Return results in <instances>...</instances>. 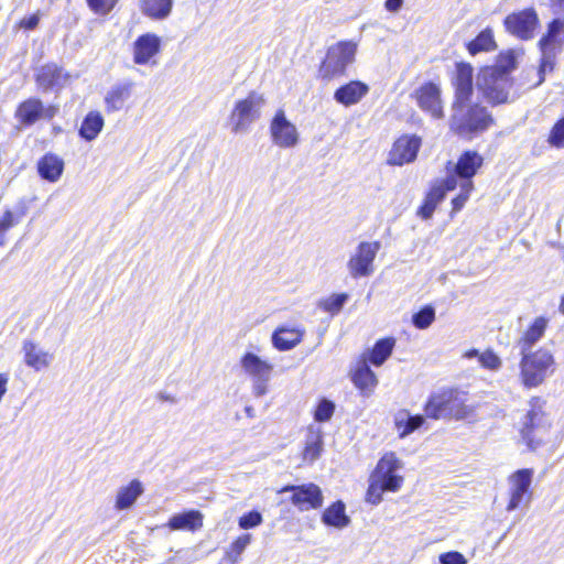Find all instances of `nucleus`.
<instances>
[{
  "mask_svg": "<svg viewBox=\"0 0 564 564\" xmlns=\"http://www.w3.org/2000/svg\"><path fill=\"white\" fill-rule=\"evenodd\" d=\"M473 67L467 63H458L453 78L455 87L449 129L457 137L465 140H473L487 131L495 119L485 106L470 104L474 94Z\"/></svg>",
  "mask_w": 564,
  "mask_h": 564,
  "instance_id": "f257e3e1",
  "label": "nucleus"
},
{
  "mask_svg": "<svg viewBox=\"0 0 564 564\" xmlns=\"http://www.w3.org/2000/svg\"><path fill=\"white\" fill-rule=\"evenodd\" d=\"M401 467L402 464L394 453H388L380 458L369 478L367 502L377 506L381 502L384 491L395 492L401 488L403 477L397 474Z\"/></svg>",
  "mask_w": 564,
  "mask_h": 564,
  "instance_id": "f03ea898",
  "label": "nucleus"
},
{
  "mask_svg": "<svg viewBox=\"0 0 564 564\" xmlns=\"http://www.w3.org/2000/svg\"><path fill=\"white\" fill-rule=\"evenodd\" d=\"M529 405L530 409L519 423V434L528 449L534 452L545 443L551 424L544 412L545 401L542 398L533 397Z\"/></svg>",
  "mask_w": 564,
  "mask_h": 564,
  "instance_id": "7ed1b4c3",
  "label": "nucleus"
},
{
  "mask_svg": "<svg viewBox=\"0 0 564 564\" xmlns=\"http://www.w3.org/2000/svg\"><path fill=\"white\" fill-rule=\"evenodd\" d=\"M357 44L351 41H340L328 47L323 59L318 76L323 80H330L343 76L348 65L355 61Z\"/></svg>",
  "mask_w": 564,
  "mask_h": 564,
  "instance_id": "20e7f679",
  "label": "nucleus"
},
{
  "mask_svg": "<svg viewBox=\"0 0 564 564\" xmlns=\"http://www.w3.org/2000/svg\"><path fill=\"white\" fill-rule=\"evenodd\" d=\"M519 354L521 355L520 378L523 386L531 389L542 384L549 369L554 365L553 355L546 349Z\"/></svg>",
  "mask_w": 564,
  "mask_h": 564,
  "instance_id": "39448f33",
  "label": "nucleus"
},
{
  "mask_svg": "<svg viewBox=\"0 0 564 564\" xmlns=\"http://www.w3.org/2000/svg\"><path fill=\"white\" fill-rule=\"evenodd\" d=\"M512 84L509 76L500 75L494 68H482L477 77L478 89L492 106L508 102Z\"/></svg>",
  "mask_w": 564,
  "mask_h": 564,
  "instance_id": "423d86ee",
  "label": "nucleus"
},
{
  "mask_svg": "<svg viewBox=\"0 0 564 564\" xmlns=\"http://www.w3.org/2000/svg\"><path fill=\"white\" fill-rule=\"evenodd\" d=\"M554 15L555 18L547 24L546 33L540 39L538 45L546 64L552 62L556 65L557 56L564 45V15Z\"/></svg>",
  "mask_w": 564,
  "mask_h": 564,
  "instance_id": "0eeeda50",
  "label": "nucleus"
},
{
  "mask_svg": "<svg viewBox=\"0 0 564 564\" xmlns=\"http://www.w3.org/2000/svg\"><path fill=\"white\" fill-rule=\"evenodd\" d=\"M58 110V106H45L40 98L31 97L18 105L14 118L22 127H31L42 119H53Z\"/></svg>",
  "mask_w": 564,
  "mask_h": 564,
  "instance_id": "6e6552de",
  "label": "nucleus"
},
{
  "mask_svg": "<svg viewBox=\"0 0 564 564\" xmlns=\"http://www.w3.org/2000/svg\"><path fill=\"white\" fill-rule=\"evenodd\" d=\"M380 248L379 241L360 242L355 254L347 262L349 274L354 279L371 275L373 272V261Z\"/></svg>",
  "mask_w": 564,
  "mask_h": 564,
  "instance_id": "1a4fd4ad",
  "label": "nucleus"
},
{
  "mask_svg": "<svg viewBox=\"0 0 564 564\" xmlns=\"http://www.w3.org/2000/svg\"><path fill=\"white\" fill-rule=\"evenodd\" d=\"M280 492H291L292 495L290 500L300 511L318 509L322 507L324 501L321 488L313 482L300 486H285L280 490Z\"/></svg>",
  "mask_w": 564,
  "mask_h": 564,
  "instance_id": "9d476101",
  "label": "nucleus"
},
{
  "mask_svg": "<svg viewBox=\"0 0 564 564\" xmlns=\"http://www.w3.org/2000/svg\"><path fill=\"white\" fill-rule=\"evenodd\" d=\"M538 24L539 17L533 8L513 12L505 19L506 29L521 40L532 39Z\"/></svg>",
  "mask_w": 564,
  "mask_h": 564,
  "instance_id": "9b49d317",
  "label": "nucleus"
},
{
  "mask_svg": "<svg viewBox=\"0 0 564 564\" xmlns=\"http://www.w3.org/2000/svg\"><path fill=\"white\" fill-rule=\"evenodd\" d=\"M414 98L420 109L435 119L444 118L441 88L437 84L429 82L414 91Z\"/></svg>",
  "mask_w": 564,
  "mask_h": 564,
  "instance_id": "f8f14e48",
  "label": "nucleus"
},
{
  "mask_svg": "<svg viewBox=\"0 0 564 564\" xmlns=\"http://www.w3.org/2000/svg\"><path fill=\"white\" fill-rule=\"evenodd\" d=\"M421 143V138L415 134L401 135L389 152L388 164L402 166L412 163L417 156Z\"/></svg>",
  "mask_w": 564,
  "mask_h": 564,
  "instance_id": "ddd939ff",
  "label": "nucleus"
},
{
  "mask_svg": "<svg viewBox=\"0 0 564 564\" xmlns=\"http://www.w3.org/2000/svg\"><path fill=\"white\" fill-rule=\"evenodd\" d=\"M272 141L280 148H293L299 142L296 127L286 119L283 110H278L270 126Z\"/></svg>",
  "mask_w": 564,
  "mask_h": 564,
  "instance_id": "4468645a",
  "label": "nucleus"
},
{
  "mask_svg": "<svg viewBox=\"0 0 564 564\" xmlns=\"http://www.w3.org/2000/svg\"><path fill=\"white\" fill-rule=\"evenodd\" d=\"M458 391L454 389L433 393L424 405L425 415L433 420L451 419Z\"/></svg>",
  "mask_w": 564,
  "mask_h": 564,
  "instance_id": "2eb2a0df",
  "label": "nucleus"
},
{
  "mask_svg": "<svg viewBox=\"0 0 564 564\" xmlns=\"http://www.w3.org/2000/svg\"><path fill=\"white\" fill-rule=\"evenodd\" d=\"M482 165V158L475 151L464 152L457 163L453 166L455 180L460 178V187L473 191L474 184L471 178L476 175L479 167Z\"/></svg>",
  "mask_w": 564,
  "mask_h": 564,
  "instance_id": "dca6fc26",
  "label": "nucleus"
},
{
  "mask_svg": "<svg viewBox=\"0 0 564 564\" xmlns=\"http://www.w3.org/2000/svg\"><path fill=\"white\" fill-rule=\"evenodd\" d=\"M555 64L552 62L546 64L544 57L541 56L539 66L524 67L514 79L513 85H516L517 90L522 91L536 88L544 83L546 74L552 73Z\"/></svg>",
  "mask_w": 564,
  "mask_h": 564,
  "instance_id": "f3484780",
  "label": "nucleus"
},
{
  "mask_svg": "<svg viewBox=\"0 0 564 564\" xmlns=\"http://www.w3.org/2000/svg\"><path fill=\"white\" fill-rule=\"evenodd\" d=\"M534 471L531 468H523L509 476L510 500L507 506L508 511L516 510L524 497L529 494Z\"/></svg>",
  "mask_w": 564,
  "mask_h": 564,
  "instance_id": "a211bd4d",
  "label": "nucleus"
},
{
  "mask_svg": "<svg viewBox=\"0 0 564 564\" xmlns=\"http://www.w3.org/2000/svg\"><path fill=\"white\" fill-rule=\"evenodd\" d=\"M69 75L54 63L41 66L35 75L37 86L44 91L56 89L59 90L65 86Z\"/></svg>",
  "mask_w": 564,
  "mask_h": 564,
  "instance_id": "6ab92c4d",
  "label": "nucleus"
},
{
  "mask_svg": "<svg viewBox=\"0 0 564 564\" xmlns=\"http://www.w3.org/2000/svg\"><path fill=\"white\" fill-rule=\"evenodd\" d=\"M272 366L249 352V376L252 379V391L256 397L267 393L271 379Z\"/></svg>",
  "mask_w": 564,
  "mask_h": 564,
  "instance_id": "aec40b11",
  "label": "nucleus"
},
{
  "mask_svg": "<svg viewBox=\"0 0 564 564\" xmlns=\"http://www.w3.org/2000/svg\"><path fill=\"white\" fill-rule=\"evenodd\" d=\"M133 86L130 80L112 85L105 96L106 111L110 113L121 110L131 97Z\"/></svg>",
  "mask_w": 564,
  "mask_h": 564,
  "instance_id": "412c9836",
  "label": "nucleus"
},
{
  "mask_svg": "<svg viewBox=\"0 0 564 564\" xmlns=\"http://www.w3.org/2000/svg\"><path fill=\"white\" fill-rule=\"evenodd\" d=\"M369 91V87L359 80H351L337 88L334 93V99L346 107L359 102Z\"/></svg>",
  "mask_w": 564,
  "mask_h": 564,
  "instance_id": "4be33fe9",
  "label": "nucleus"
},
{
  "mask_svg": "<svg viewBox=\"0 0 564 564\" xmlns=\"http://www.w3.org/2000/svg\"><path fill=\"white\" fill-rule=\"evenodd\" d=\"M161 46V40L155 34L147 33L134 42V63L139 65L147 64L154 56Z\"/></svg>",
  "mask_w": 564,
  "mask_h": 564,
  "instance_id": "5701e85b",
  "label": "nucleus"
},
{
  "mask_svg": "<svg viewBox=\"0 0 564 564\" xmlns=\"http://www.w3.org/2000/svg\"><path fill=\"white\" fill-rule=\"evenodd\" d=\"M304 333L300 327L280 326L272 334V344L278 350H290L302 341Z\"/></svg>",
  "mask_w": 564,
  "mask_h": 564,
  "instance_id": "b1692460",
  "label": "nucleus"
},
{
  "mask_svg": "<svg viewBox=\"0 0 564 564\" xmlns=\"http://www.w3.org/2000/svg\"><path fill=\"white\" fill-rule=\"evenodd\" d=\"M351 380L364 397H369L378 384V379L367 360H361L357 364L351 375Z\"/></svg>",
  "mask_w": 564,
  "mask_h": 564,
  "instance_id": "393cba45",
  "label": "nucleus"
},
{
  "mask_svg": "<svg viewBox=\"0 0 564 564\" xmlns=\"http://www.w3.org/2000/svg\"><path fill=\"white\" fill-rule=\"evenodd\" d=\"M37 172L43 180L51 183L57 182L64 172V161L48 152L39 160Z\"/></svg>",
  "mask_w": 564,
  "mask_h": 564,
  "instance_id": "a878e982",
  "label": "nucleus"
},
{
  "mask_svg": "<svg viewBox=\"0 0 564 564\" xmlns=\"http://www.w3.org/2000/svg\"><path fill=\"white\" fill-rule=\"evenodd\" d=\"M24 354V362L26 366L40 371L50 366L53 360V355L41 349L34 341L24 340L22 345Z\"/></svg>",
  "mask_w": 564,
  "mask_h": 564,
  "instance_id": "bb28decb",
  "label": "nucleus"
},
{
  "mask_svg": "<svg viewBox=\"0 0 564 564\" xmlns=\"http://www.w3.org/2000/svg\"><path fill=\"white\" fill-rule=\"evenodd\" d=\"M204 516L198 510H188L180 513L173 514L167 525L171 530H187V531H197L203 527Z\"/></svg>",
  "mask_w": 564,
  "mask_h": 564,
  "instance_id": "cd10ccee",
  "label": "nucleus"
},
{
  "mask_svg": "<svg viewBox=\"0 0 564 564\" xmlns=\"http://www.w3.org/2000/svg\"><path fill=\"white\" fill-rule=\"evenodd\" d=\"M547 326L544 317H536L524 335L517 341L519 352H532V347L543 337Z\"/></svg>",
  "mask_w": 564,
  "mask_h": 564,
  "instance_id": "c85d7f7f",
  "label": "nucleus"
},
{
  "mask_svg": "<svg viewBox=\"0 0 564 564\" xmlns=\"http://www.w3.org/2000/svg\"><path fill=\"white\" fill-rule=\"evenodd\" d=\"M425 422V417L421 414L412 415L408 410H400L394 415V426L400 438H404Z\"/></svg>",
  "mask_w": 564,
  "mask_h": 564,
  "instance_id": "c756f323",
  "label": "nucleus"
},
{
  "mask_svg": "<svg viewBox=\"0 0 564 564\" xmlns=\"http://www.w3.org/2000/svg\"><path fill=\"white\" fill-rule=\"evenodd\" d=\"M323 451V432L317 425L311 424L307 427L303 456L305 460L315 462Z\"/></svg>",
  "mask_w": 564,
  "mask_h": 564,
  "instance_id": "7c9ffc66",
  "label": "nucleus"
},
{
  "mask_svg": "<svg viewBox=\"0 0 564 564\" xmlns=\"http://www.w3.org/2000/svg\"><path fill=\"white\" fill-rule=\"evenodd\" d=\"M322 522L336 529L346 528L350 523V519L346 514L345 503L341 500H337L326 508L322 514Z\"/></svg>",
  "mask_w": 564,
  "mask_h": 564,
  "instance_id": "2f4dec72",
  "label": "nucleus"
},
{
  "mask_svg": "<svg viewBox=\"0 0 564 564\" xmlns=\"http://www.w3.org/2000/svg\"><path fill=\"white\" fill-rule=\"evenodd\" d=\"M143 494V486L140 480L133 479L128 486L118 490L116 498V508L126 510L131 508L137 499Z\"/></svg>",
  "mask_w": 564,
  "mask_h": 564,
  "instance_id": "473e14b6",
  "label": "nucleus"
},
{
  "mask_svg": "<svg viewBox=\"0 0 564 564\" xmlns=\"http://www.w3.org/2000/svg\"><path fill=\"white\" fill-rule=\"evenodd\" d=\"M104 126L105 120L101 113L98 111H90L86 115L82 122V126L78 131L79 137L83 138L85 141L90 142L98 137Z\"/></svg>",
  "mask_w": 564,
  "mask_h": 564,
  "instance_id": "72a5a7b5",
  "label": "nucleus"
},
{
  "mask_svg": "<svg viewBox=\"0 0 564 564\" xmlns=\"http://www.w3.org/2000/svg\"><path fill=\"white\" fill-rule=\"evenodd\" d=\"M173 7V0H142L141 11L144 15L162 20L169 17Z\"/></svg>",
  "mask_w": 564,
  "mask_h": 564,
  "instance_id": "f704fd0d",
  "label": "nucleus"
},
{
  "mask_svg": "<svg viewBox=\"0 0 564 564\" xmlns=\"http://www.w3.org/2000/svg\"><path fill=\"white\" fill-rule=\"evenodd\" d=\"M395 340L391 337L379 339L370 351L368 361L376 367L383 365L391 356Z\"/></svg>",
  "mask_w": 564,
  "mask_h": 564,
  "instance_id": "c9c22d12",
  "label": "nucleus"
},
{
  "mask_svg": "<svg viewBox=\"0 0 564 564\" xmlns=\"http://www.w3.org/2000/svg\"><path fill=\"white\" fill-rule=\"evenodd\" d=\"M495 46H496V44H495V41H494L492 32H491V30L486 29V30L481 31L476 36V39H474L473 41H470L468 43L467 48H468V52L471 55H476V54H478L479 52H482V51L494 50Z\"/></svg>",
  "mask_w": 564,
  "mask_h": 564,
  "instance_id": "e433bc0d",
  "label": "nucleus"
},
{
  "mask_svg": "<svg viewBox=\"0 0 564 564\" xmlns=\"http://www.w3.org/2000/svg\"><path fill=\"white\" fill-rule=\"evenodd\" d=\"M247 122V99L239 100L229 118V126L235 133L245 132Z\"/></svg>",
  "mask_w": 564,
  "mask_h": 564,
  "instance_id": "4c0bfd02",
  "label": "nucleus"
},
{
  "mask_svg": "<svg viewBox=\"0 0 564 564\" xmlns=\"http://www.w3.org/2000/svg\"><path fill=\"white\" fill-rule=\"evenodd\" d=\"M348 299L349 296L347 293L332 294L326 299H322L317 306L324 312L329 313L332 316H335L341 311Z\"/></svg>",
  "mask_w": 564,
  "mask_h": 564,
  "instance_id": "58836bf2",
  "label": "nucleus"
},
{
  "mask_svg": "<svg viewBox=\"0 0 564 564\" xmlns=\"http://www.w3.org/2000/svg\"><path fill=\"white\" fill-rule=\"evenodd\" d=\"M456 186L457 180H455V176H447L445 180L435 183L426 196L435 200L436 204H440L445 198L446 193L455 189Z\"/></svg>",
  "mask_w": 564,
  "mask_h": 564,
  "instance_id": "ea45409f",
  "label": "nucleus"
},
{
  "mask_svg": "<svg viewBox=\"0 0 564 564\" xmlns=\"http://www.w3.org/2000/svg\"><path fill=\"white\" fill-rule=\"evenodd\" d=\"M517 67V53L514 51H507L500 53L497 57L496 64L494 66H487L486 68L497 69L500 75H507Z\"/></svg>",
  "mask_w": 564,
  "mask_h": 564,
  "instance_id": "a19ab883",
  "label": "nucleus"
},
{
  "mask_svg": "<svg viewBox=\"0 0 564 564\" xmlns=\"http://www.w3.org/2000/svg\"><path fill=\"white\" fill-rule=\"evenodd\" d=\"M247 546V534L240 535L226 551L224 561L226 564H236Z\"/></svg>",
  "mask_w": 564,
  "mask_h": 564,
  "instance_id": "79ce46f5",
  "label": "nucleus"
},
{
  "mask_svg": "<svg viewBox=\"0 0 564 564\" xmlns=\"http://www.w3.org/2000/svg\"><path fill=\"white\" fill-rule=\"evenodd\" d=\"M435 319V310L431 305L422 307L412 315V323L419 329L427 328Z\"/></svg>",
  "mask_w": 564,
  "mask_h": 564,
  "instance_id": "37998d69",
  "label": "nucleus"
},
{
  "mask_svg": "<svg viewBox=\"0 0 564 564\" xmlns=\"http://www.w3.org/2000/svg\"><path fill=\"white\" fill-rule=\"evenodd\" d=\"M335 412V403L326 398L319 400L314 411L315 422H328Z\"/></svg>",
  "mask_w": 564,
  "mask_h": 564,
  "instance_id": "c03bdc74",
  "label": "nucleus"
},
{
  "mask_svg": "<svg viewBox=\"0 0 564 564\" xmlns=\"http://www.w3.org/2000/svg\"><path fill=\"white\" fill-rule=\"evenodd\" d=\"M547 142L554 148H564V116L554 123L549 134Z\"/></svg>",
  "mask_w": 564,
  "mask_h": 564,
  "instance_id": "a18cd8bd",
  "label": "nucleus"
},
{
  "mask_svg": "<svg viewBox=\"0 0 564 564\" xmlns=\"http://www.w3.org/2000/svg\"><path fill=\"white\" fill-rule=\"evenodd\" d=\"M474 413V406L465 404V401L463 400L460 393L458 392V397H456L451 419L464 420L473 416Z\"/></svg>",
  "mask_w": 564,
  "mask_h": 564,
  "instance_id": "49530a36",
  "label": "nucleus"
},
{
  "mask_svg": "<svg viewBox=\"0 0 564 564\" xmlns=\"http://www.w3.org/2000/svg\"><path fill=\"white\" fill-rule=\"evenodd\" d=\"M479 362L484 368L489 370H498L502 365L499 356L489 349L479 355Z\"/></svg>",
  "mask_w": 564,
  "mask_h": 564,
  "instance_id": "de8ad7c7",
  "label": "nucleus"
},
{
  "mask_svg": "<svg viewBox=\"0 0 564 564\" xmlns=\"http://www.w3.org/2000/svg\"><path fill=\"white\" fill-rule=\"evenodd\" d=\"M116 3L117 0H87L88 7L98 14H108Z\"/></svg>",
  "mask_w": 564,
  "mask_h": 564,
  "instance_id": "09e8293b",
  "label": "nucleus"
},
{
  "mask_svg": "<svg viewBox=\"0 0 564 564\" xmlns=\"http://www.w3.org/2000/svg\"><path fill=\"white\" fill-rule=\"evenodd\" d=\"M438 560L441 564H467L466 557L457 551L442 553Z\"/></svg>",
  "mask_w": 564,
  "mask_h": 564,
  "instance_id": "8fccbe9b",
  "label": "nucleus"
},
{
  "mask_svg": "<svg viewBox=\"0 0 564 564\" xmlns=\"http://www.w3.org/2000/svg\"><path fill=\"white\" fill-rule=\"evenodd\" d=\"M437 205L438 204H436L435 200L429 196H425L422 206L417 210V215L423 219H430L433 216Z\"/></svg>",
  "mask_w": 564,
  "mask_h": 564,
  "instance_id": "3c124183",
  "label": "nucleus"
},
{
  "mask_svg": "<svg viewBox=\"0 0 564 564\" xmlns=\"http://www.w3.org/2000/svg\"><path fill=\"white\" fill-rule=\"evenodd\" d=\"M470 193L471 191H467V188L460 187V193L452 200L453 208L455 210H459L468 200Z\"/></svg>",
  "mask_w": 564,
  "mask_h": 564,
  "instance_id": "603ef678",
  "label": "nucleus"
},
{
  "mask_svg": "<svg viewBox=\"0 0 564 564\" xmlns=\"http://www.w3.org/2000/svg\"><path fill=\"white\" fill-rule=\"evenodd\" d=\"M18 221L15 220L13 214L10 210H7L3 215V218L0 219V232H4L11 227H13Z\"/></svg>",
  "mask_w": 564,
  "mask_h": 564,
  "instance_id": "864d4df0",
  "label": "nucleus"
},
{
  "mask_svg": "<svg viewBox=\"0 0 564 564\" xmlns=\"http://www.w3.org/2000/svg\"><path fill=\"white\" fill-rule=\"evenodd\" d=\"M39 22H40L39 15L32 14L29 18H24L20 22V25H21V28H23L25 30H34L37 26Z\"/></svg>",
  "mask_w": 564,
  "mask_h": 564,
  "instance_id": "5fc2aeb1",
  "label": "nucleus"
},
{
  "mask_svg": "<svg viewBox=\"0 0 564 564\" xmlns=\"http://www.w3.org/2000/svg\"><path fill=\"white\" fill-rule=\"evenodd\" d=\"M550 10L553 14L564 15V0H549Z\"/></svg>",
  "mask_w": 564,
  "mask_h": 564,
  "instance_id": "6e6d98bb",
  "label": "nucleus"
},
{
  "mask_svg": "<svg viewBox=\"0 0 564 564\" xmlns=\"http://www.w3.org/2000/svg\"><path fill=\"white\" fill-rule=\"evenodd\" d=\"M403 4V0H386V9L390 12H398Z\"/></svg>",
  "mask_w": 564,
  "mask_h": 564,
  "instance_id": "4d7b16f0",
  "label": "nucleus"
},
{
  "mask_svg": "<svg viewBox=\"0 0 564 564\" xmlns=\"http://www.w3.org/2000/svg\"><path fill=\"white\" fill-rule=\"evenodd\" d=\"M262 522V516L258 511H249V529L259 525Z\"/></svg>",
  "mask_w": 564,
  "mask_h": 564,
  "instance_id": "13d9d810",
  "label": "nucleus"
},
{
  "mask_svg": "<svg viewBox=\"0 0 564 564\" xmlns=\"http://www.w3.org/2000/svg\"><path fill=\"white\" fill-rule=\"evenodd\" d=\"M158 399H160L161 401H169V402H172V403L176 402V399L173 395H171V394H169V393H166L164 391H161V392L158 393Z\"/></svg>",
  "mask_w": 564,
  "mask_h": 564,
  "instance_id": "bf43d9fd",
  "label": "nucleus"
},
{
  "mask_svg": "<svg viewBox=\"0 0 564 564\" xmlns=\"http://www.w3.org/2000/svg\"><path fill=\"white\" fill-rule=\"evenodd\" d=\"M479 355H480V352L478 351V349L473 348V349L467 350L464 354V357L467 358V359H473L475 357L479 358Z\"/></svg>",
  "mask_w": 564,
  "mask_h": 564,
  "instance_id": "052dcab7",
  "label": "nucleus"
},
{
  "mask_svg": "<svg viewBox=\"0 0 564 564\" xmlns=\"http://www.w3.org/2000/svg\"><path fill=\"white\" fill-rule=\"evenodd\" d=\"M247 524H248V521H247V513L242 514L240 518H239V527L243 530H247Z\"/></svg>",
  "mask_w": 564,
  "mask_h": 564,
  "instance_id": "680f3d73",
  "label": "nucleus"
},
{
  "mask_svg": "<svg viewBox=\"0 0 564 564\" xmlns=\"http://www.w3.org/2000/svg\"><path fill=\"white\" fill-rule=\"evenodd\" d=\"M240 364H241V367L247 370V352L245 355L241 356V359H240Z\"/></svg>",
  "mask_w": 564,
  "mask_h": 564,
  "instance_id": "e2e57ef3",
  "label": "nucleus"
},
{
  "mask_svg": "<svg viewBox=\"0 0 564 564\" xmlns=\"http://www.w3.org/2000/svg\"><path fill=\"white\" fill-rule=\"evenodd\" d=\"M253 98H254L253 94H249V97H248V100H249V108H251V105L253 104ZM250 110H251V109H249V111H250Z\"/></svg>",
  "mask_w": 564,
  "mask_h": 564,
  "instance_id": "0e129e2a",
  "label": "nucleus"
},
{
  "mask_svg": "<svg viewBox=\"0 0 564 564\" xmlns=\"http://www.w3.org/2000/svg\"><path fill=\"white\" fill-rule=\"evenodd\" d=\"M560 312L562 314H564V294H563V297H562L561 303H560Z\"/></svg>",
  "mask_w": 564,
  "mask_h": 564,
  "instance_id": "69168bd1",
  "label": "nucleus"
},
{
  "mask_svg": "<svg viewBox=\"0 0 564 564\" xmlns=\"http://www.w3.org/2000/svg\"><path fill=\"white\" fill-rule=\"evenodd\" d=\"M248 412H249V416H251V408L248 409Z\"/></svg>",
  "mask_w": 564,
  "mask_h": 564,
  "instance_id": "338daca9",
  "label": "nucleus"
}]
</instances>
